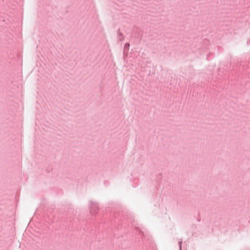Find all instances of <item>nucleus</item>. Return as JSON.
<instances>
[{
	"mask_svg": "<svg viewBox=\"0 0 250 250\" xmlns=\"http://www.w3.org/2000/svg\"><path fill=\"white\" fill-rule=\"evenodd\" d=\"M125 45L126 46H129V44L128 43H126Z\"/></svg>",
	"mask_w": 250,
	"mask_h": 250,
	"instance_id": "1",
	"label": "nucleus"
}]
</instances>
